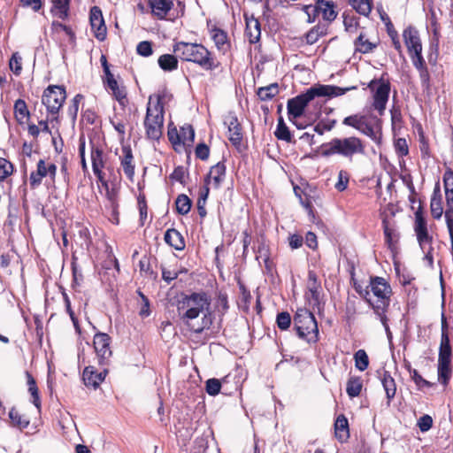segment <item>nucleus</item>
Returning <instances> with one entry per match:
<instances>
[{
    "mask_svg": "<svg viewBox=\"0 0 453 453\" xmlns=\"http://www.w3.org/2000/svg\"><path fill=\"white\" fill-rule=\"evenodd\" d=\"M177 311L180 319L195 333H202L212 325L211 299L204 292L182 296L177 302Z\"/></svg>",
    "mask_w": 453,
    "mask_h": 453,
    "instance_id": "obj_1",
    "label": "nucleus"
},
{
    "mask_svg": "<svg viewBox=\"0 0 453 453\" xmlns=\"http://www.w3.org/2000/svg\"><path fill=\"white\" fill-rule=\"evenodd\" d=\"M370 290L365 289L363 293L361 290L357 291L366 302L372 306L374 313L377 315L388 337L391 336V332L388 325V318L386 311L389 306L391 287L387 280L382 277L371 278L369 286Z\"/></svg>",
    "mask_w": 453,
    "mask_h": 453,
    "instance_id": "obj_2",
    "label": "nucleus"
},
{
    "mask_svg": "<svg viewBox=\"0 0 453 453\" xmlns=\"http://www.w3.org/2000/svg\"><path fill=\"white\" fill-rule=\"evenodd\" d=\"M351 88H340L334 85H317L310 88L305 93L296 96L288 101V119H300L304 114L306 106L316 96L335 97L344 95L347 91L354 89Z\"/></svg>",
    "mask_w": 453,
    "mask_h": 453,
    "instance_id": "obj_3",
    "label": "nucleus"
},
{
    "mask_svg": "<svg viewBox=\"0 0 453 453\" xmlns=\"http://www.w3.org/2000/svg\"><path fill=\"white\" fill-rule=\"evenodd\" d=\"M321 148L323 157L338 155L349 161H352L355 156L364 155L365 152L364 142L357 136L334 138L324 143Z\"/></svg>",
    "mask_w": 453,
    "mask_h": 453,
    "instance_id": "obj_4",
    "label": "nucleus"
},
{
    "mask_svg": "<svg viewBox=\"0 0 453 453\" xmlns=\"http://www.w3.org/2000/svg\"><path fill=\"white\" fill-rule=\"evenodd\" d=\"M173 52L183 61L194 62L206 70L215 68L210 51L202 44L179 42L173 46Z\"/></svg>",
    "mask_w": 453,
    "mask_h": 453,
    "instance_id": "obj_5",
    "label": "nucleus"
},
{
    "mask_svg": "<svg viewBox=\"0 0 453 453\" xmlns=\"http://www.w3.org/2000/svg\"><path fill=\"white\" fill-rule=\"evenodd\" d=\"M163 126L164 105L161 96H157L155 100L150 96L144 119L147 137L151 140H158L162 135Z\"/></svg>",
    "mask_w": 453,
    "mask_h": 453,
    "instance_id": "obj_6",
    "label": "nucleus"
},
{
    "mask_svg": "<svg viewBox=\"0 0 453 453\" xmlns=\"http://www.w3.org/2000/svg\"><path fill=\"white\" fill-rule=\"evenodd\" d=\"M294 326L297 335L307 342L318 340L319 328L316 319L309 310L301 308L294 317Z\"/></svg>",
    "mask_w": 453,
    "mask_h": 453,
    "instance_id": "obj_7",
    "label": "nucleus"
},
{
    "mask_svg": "<svg viewBox=\"0 0 453 453\" xmlns=\"http://www.w3.org/2000/svg\"><path fill=\"white\" fill-rule=\"evenodd\" d=\"M414 230L420 249L425 255L424 260L427 262L430 267H432L434 264V248L432 246L433 238L431 235H429L427 232L426 219H424L420 212H416L415 214Z\"/></svg>",
    "mask_w": 453,
    "mask_h": 453,
    "instance_id": "obj_8",
    "label": "nucleus"
},
{
    "mask_svg": "<svg viewBox=\"0 0 453 453\" xmlns=\"http://www.w3.org/2000/svg\"><path fill=\"white\" fill-rule=\"evenodd\" d=\"M372 93V107L381 116L384 114L390 93V83L383 78L373 79L368 83Z\"/></svg>",
    "mask_w": 453,
    "mask_h": 453,
    "instance_id": "obj_9",
    "label": "nucleus"
},
{
    "mask_svg": "<svg viewBox=\"0 0 453 453\" xmlns=\"http://www.w3.org/2000/svg\"><path fill=\"white\" fill-rule=\"evenodd\" d=\"M65 97V90L63 87L49 86L43 92L42 101L49 112L56 114L63 105Z\"/></svg>",
    "mask_w": 453,
    "mask_h": 453,
    "instance_id": "obj_10",
    "label": "nucleus"
},
{
    "mask_svg": "<svg viewBox=\"0 0 453 453\" xmlns=\"http://www.w3.org/2000/svg\"><path fill=\"white\" fill-rule=\"evenodd\" d=\"M335 6L332 1L318 0L316 5H305L304 12L308 15V22L311 23L315 20V17L318 14H321L323 19L326 21H333L337 16V12L334 10Z\"/></svg>",
    "mask_w": 453,
    "mask_h": 453,
    "instance_id": "obj_11",
    "label": "nucleus"
},
{
    "mask_svg": "<svg viewBox=\"0 0 453 453\" xmlns=\"http://www.w3.org/2000/svg\"><path fill=\"white\" fill-rule=\"evenodd\" d=\"M91 163L94 174L96 176L102 186H107V181L104 179L103 169L105 165V155L104 150L100 146L91 145Z\"/></svg>",
    "mask_w": 453,
    "mask_h": 453,
    "instance_id": "obj_12",
    "label": "nucleus"
},
{
    "mask_svg": "<svg viewBox=\"0 0 453 453\" xmlns=\"http://www.w3.org/2000/svg\"><path fill=\"white\" fill-rule=\"evenodd\" d=\"M110 342L111 337L105 333H97L94 336L93 344L100 363L109 359L111 356Z\"/></svg>",
    "mask_w": 453,
    "mask_h": 453,
    "instance_id": "obj_13",
    "label": "nucleus"
},
{
    "mask_svg": "<svg viewBox=\"0 0 453 453\" xmlns=\"http://www.w3.org/2000/svg\"><path fill=\"white\" fill-rule=\"evenodd\" d=\"M90 25L96 39L104 41L106 37V27L102 12L96 6H94L90 10Z\"/></svg>",
    "mask_w": 453,
    "mask_h": 453,
    "instance_id": "obj_14",
    "label": "nucleus"
},
{
    "mask_svg": "<svg viewBox=\"0 0 453 453\" xmlns=\"http://www.w3.org/2000/svg\"><path fill=\"white\" fill-rule=\"evenodd\" d=\"M451 347L449 343V337L448 334V324L446 319L442 315L441 319V339L439 349L438 361L450 362Z\"/></svg>",
    "mask_w": 453,
    "mask_h": 453,
    "instance_id": "obj_15",
    "label": "nucleus"
},
{
    "mask_svg": "<svg viewBox=\"0 0 453 453\" xmlns=\"http://www.w3.org/2000/svg\"><path fill=\"white\" fill-rule=\"evenodd\" d=\"M404 43L408 49L409 54L422 53V44L418 35V32L412 28L407 27L403 34Z\"/></svg>",
    "mask_w": 453,
    "mask_h": 453,
    "instance_id": "obj_16",
    "label": "nucleus"
},
{
    "mask_svg": "<svg viewBox=\"0 0 453 453\" xmlns=\"http://www.w3.org/2000/svg\"><path fill=\"white\" fill-rule=\"evenodd\" d=\"M226 177V165L219 162L211 167L209 173L204 179L206 184H211L214 188H219Z\"/></svg>",
    "mask_w": 453,
    "mask_h": 453,
    "instance_id": "obj_17",
    "label": "nucleus"
},
{
    "mask_svg": "<svg viewBox=\"0 0 453 453\" xmlns=\"http://www.w3.org/2000/svg\"><path fill=\"white\" fill-rule=\"evenodd\" d=\"M224 124L228 129V139L233 145L237 146L241 143L242 134L238 119L234 115H228L225 118Z\"/></svg>",
    "mask_w": 453,
    "mask_h": 453,
    "instance_id": "obj_18",
    "label": "nucleus"
},
{
    "mask_svg": "<svg viewBox=\"0 0 453 453\" xmlns=\"http://www.w3.org/2000/svg\"><path fill=\"white\" fill-rule=\"evenodd\" d=\"M148 4L151 13L158 19H165L173 7V0H148Z\"/></svg>",
    "mask_w": 453,
    "mask_h": 453,
    "instance_id": "obj_19",
    "label": "nucleus"
},
{
    "mask_svg": "<svg viewBox=\"0 0 453 453\" xmlns=\"http://www.w3.org/2000/svg\"><path fill=\"white\" fill-rule=\"evenodd\" d=\"M120 165L126 176L133 180L134 176V164L132 150L129 147L122 148V156L120 157Z\"/></svg>",
    "mask_w": 453,
    "mask_h": 453,
    "instance_id": "obj_20",
    "label": "nucleus"
},
{
    "mask_svg": "<svg viewBox=\"0 0 453 453\" xmlns=\"http://www.w3.org/2000/svg\"><path fill=\"white\" fill-rule=\"evenodd\" d=\"M246 29L245 35L250 43H256L259 41L261 35L260 23L257 19L253 16L245 15Z\"/></svg>",
    "mask_w": 453,
    "mask_h": 453,
    "instance_id": "obj_21",
    "label": "nucleus"
},
{
    "mask_svg": "<svg viewBox=\"0 0 453 453\" xmlns=\"http://www.w3.org/2000/svg\"><path fill=\"white\" fill-rule=\"evenodd\" d=\"M361 134L368 136L371 138L373 142L376 143H380L381 140V133H380V120H376V125L373 126L371 123L367 121V119L365 118L364 121L362 122L360 128L358 130Z\"/></svg>",
    "mask_w": 453,
    "mask_h": 453,
    "instance_id": "obj_22",
    "label": "nucleus"
},
{
    "mask_svg": "<svg viewBox=\"0 0 453 453\" xmlns=\"http://www.w3.org/2000/svg\"><path fill=\"white\" fill-rule=\"evenodd\" d=\"M104 372H97L94 367H86L83 371V381L87 387L96 388L104 380Z\"/></svg>",
    "mask_w": 453,
    "mask_h": 453,
    "instance_id": "obj_23",
    "label": "nucleus"
},
{
    "mask_svg": "<svg viewBox=\"0 0 453 453\" xmlns=\"http://www.w3.org/2000/svg\"><path fill=\"white\" fill-rule=\"evenodd\" d=\"M176 139L179 144L191 146L195 139V131L191 125H184L180 131L175 130Z\"/></svg>",
    "mask_w": 453,
    "mask_h": 453,
    "instance_id": "obj_24",
    "label": "nucleus"
},
{
    "mask_svg": "<svg viewBox=\"0 0 453 453\" xmlns=\"http://www.w3.org/2000/svg\"><path fill=\"white\" fill-rule=\"evenodd\" d=\"M165 241L176 250L185 248V242L181 234L174 228L168 229L165 234Z\"/></svg>",
    "mask_w": 453,
    "mask_h": 453,
    "instance_id": "obj_25",
    "label": "nucleus"
},
{
    "mask_svg": "<svg viewBox=\"0 0 453 453\" xmlns=\"http://www.w3.org/2000/svg\"><path fill=\"white\" fill-rule=\"evenodd\" d=\"M211 37L219 51L225 53L228 50L230 44L227 40V35L225 31L214 27L211 30Z\"/></svg>",
    "mask_w": 453,
    "mask_h": 453,
    "instance_id": "obj_26",
    "label": "nucleus"
},
{
    "mask_svg": "<svg viewBox=\"0 0 453 453\" xmlns=\"http://www.w3.org/2000/svg\"><path fill=\"white\" fill-rule=\"evenodd\" d=\"M380 380L386 393L388 403L389 404L396 393L395 381L388 371L383 372Z\"/></svg>",
    "mask_w": 453,
    "mask_h": 453,
    "instance_id": "obj_27",
    "label": "nucleus"
},
{
    "mask_svg": "<svg viewBox=\"0 0 453 453\" xmlns=\"http://www.w3.org/2000/svg\"><path fill=\"white\" fill-rule=\"evenodd\" d=\"M334 432L336 438L341 441H344L349 438V422L344 415L337 417L334 422Z\"/></svg>",
    "mask_w": 453,
    "mask_h": 453,
    "instance_id": "obj_28",
    "label": "nucleus"
},
{
    "mask_svg": "<svg viewBox=\"0 0 453 453\" xmlns=\"http://www.w3.org/2000/svg\"><path fill=\"white\" fill-rule=\"evenodd\" d=\"M327 27L326 25L319 24L313 27L304 35L307 44L312 45L319 41V39L326 35Z\"/></svg>",
    "mask_w": 453,
    "mask_h": 453,
    "instance_id": "obj_29",
    "label": "nucleus"
},
{
    "mask_svg": "<svg viewBox=\"0 0 453 453\" xmlns=\"http://www.w3.org/2000/svg\"><path fill=\"white\" fill-rule=\"evenodd\" d=\"M354 45L355 50L362 54L369 53L376 48V44L370 42L363 33H360L354 41Z\"/></svg>",
    "mask_w": 453,
    "mask_h": 453,
    "instance_id": "obj_30",
    "label": "nucleus"
},
{
    "mask_svg": "<svg viewBox=\"0 0 453 453\" xmlns=\"http://www.w3.org/2000/svg\"><path fill=\"white\" fill-rule=\"evenodd\" d=\"M47 176L46 165L43 159H40L37 163V170L31 173L29 182L31 187L35 188L42 183L43 177Z\"/></svg>",
    "mask_w": 453,
    "mask_h": 453,
    "instance_id": "obj_31",
    "label": "nucleus"
},
{
    "mask_svg": "<svg viewBox=\"0 0 453 453\" xmlns=\"http://www.w3.org/2000/svg\"><path fill=\"white\" fill-rule=\"evenodd\" d=\"M445 194L448 205V210L445 212V218L453 250V218L451 217V212L453 211V190Z\"/></svg>",
    "mask_w": 453,
    "mask_h": 453,
    "instance_id": "obj_32",
    "label": "nucleus"
},
{
    "mask_svg": "<svg viewBox=\"0 0 453 453\" xmlns=\"http://www.w3.org/2000/svg\"><path fill=\"white\" fill-rule=\"evenodd\" d=\"M106 84L119 103L124 104L127 96L125 88L119 86L114 77H111L110 80L106 81Z\"/></svg>",
    "mask_w": 453,
    "mask_h": 453,
    "instance_id": "obj_33",
    "label": "nucleus"
},
{
    "mask_svg": "<svg viewBox=\"0 0 453 453\" xmlns=\"http://www.w3.org/2000/svg\"><path fill=\"white\" fill-rule=\"evenodd\" d=\"M157 63L164 71L171 72L178 68L177 57L171 54L161 55L158 58Z\"/></svg>",
    "mask_w": 453,
    "mask_h": 453,
    "instance_id": "obj_34",
    "label": "nucleus"
},
{
    "mask_svg": "<svg viewBox=\"0 0 453 453\" xmlns=\"http://www.w3.org/2000/svg\"><path fill=\"white\" fill-rule=\"evenodd\" d=\"M342 18L345 31L350 35L357 33L359 27L358 18L347 12H343Z\"/></svg>",
    "mask_w": 453,
    "mask_h": 453,
    "instance_id": "obj_35",
    "label": "nucleus"
},
{
    "mask_svg": "<svg viewBox=\"0 0 453 453\" xmlns=\"http://www.w3.org/2000/svg\"><path fill=\"white\" fill-rule=\"evenodd\" d=\"M257 260L259 264H264L265 270L268 273H273L274 265L273 261L270 259L268 250L265 246H261L258 248L257 254Z\"/></svg>",
    "mask_w": 453,
    "mask_h": 453,
    "instance_id": "obj_36",
    "label": "nucleus"
},
{
    "mask_svg": "<svg viewBox=\"0 0 453 453\" xmlns=\"http://www.w3.org/2000/svg\"><path fill=\"white\" fill-rule=\"evenodd\" d=\"M362 380L358 377H351L347 382L346 392L351 398L358 396L362 390Z\"/></svg>",
    "mask_w": 453,
    "mask_h": 453,
    "instance_id": "obj_37",
    "label": "nucleus"
},
{
    "mask_svg": "<svg viewBox=\"0 0 453 453\" xmlns=\"http://www.w3.org/2000/svg\"><path fill=\"white\" fill-rule=\"evenodd\" d=\"M451 376L450 362L438 361V380L447 385Z\"/></svg>",
    "mask_w": 453,
    "mask_h": 453,
    "instance_id": "obj_38",
    "label": "nucleus"
},
{
    "mask_svg": "<svg viewBox=\"0 0 453 453\" xmlns=\"http://www.w3.org/2000/svg\"><path fill=\"white\" fill-rule=\"evenodd\" d=\"M27 378L28 391L30 392L31 396H32V403L37 408L38 411H40L41 400H40L38 388L36 386L35 380H34L32 375L28 372H27Z\"/></svg>",
    "mask_w": 453,
    "mask_h": 453,
    "instance_id": "obj_39",
    "label": "nucleus"
},
{
    "mask_svg": "<svg viewBox=\"0 0 453 453\" xmlns=\"http://www.w3.org/2000/svg\"><path fill=\"white\" fill-rule=\"evenodd\" d=\"M354 361H355V366L356 368L360 371L364 372L368 368L369 365V357L365 350L364 349H358L354 354Z\"/></svg>",
    "mask_w": 453,
    "mask_h": 453,
    "instance_id": "obj_40",
    "label": "nucleus"
},
{
    "mask_svg": "<svg viewBox=\"0 0 453 453\" xmlns=\"http://www.w3.org/2000/svg\"><path fill=\"white\" fill-rule=\"evenodd\" d=\"M9 418L12 424L19 429H24L29 425V419L19 414L15 408H12L9 411Z\"/></svg>",
    "mask_w": 453,
    "mask_h": 453,
    "instance_id": "obj_41",
    "label": "nucleus"
},
{
    "mask_svg": "<svg viewBox=\"0 0 453 453\" xmlns=\"http://www.w3.org/2000/svg\"><path fill=\"white\" fill-rule=\"evenodd\" d=\"M350 5L359 14L368 16L372 11V3L370 0H349Z\"/></svg>",
    "mask_w": 453,
    "mask_h": 453,
    "instance_id": "obj_42",
    "label": "nucleus"
},
{
    "mask_svg": "<svg viewBox=\"0 0 453 453\" xmlns=\"http://www.w3.org/2000/svg\"><path fill=\"white\" fill-rule=\"evenodd\" d=\"M279 93L278 85L276 83L257 89V96L262 101L272 99Z\"/></svg>",
    "mask_w": 453,
    "mask_h": 453,
    "instance_id": "obj_43",
    "label": "nucleus"
},
{
    "mask_svg": "<svg viewBox=\"0 0 453 453\" xmlns=\"http://www.w3.org/2000/svg\"><path fill=\"white\" fill-rule=\"evenodd\" d=\"M383 229H384V234H385V240L388 246L390 248H393L395 243L398 240V234L395 232V230L390 226L388 220L384 219L383 222Z\"/></svg>",
    "mask_w": 453,
    "mask_h": 453,
    "instance_id": "obj_44",
    "label": "nucleus"
},
{
    "mask_svg": "<svg viewBox=\"0 0 453 453\" xmlns=\"http://www.w3.org/2000/svg\"><path fill=\"white\" fill-rule=\"evenodd\" d=\"M274 134L279 140H282V141H286V142L291 141V138H292L291 134L288 130V127L284 123V120L282 118L279 119L277 128L274 132Z\"/></svg>",
    "mask_w": 453,
    "mask_h": 453,
    "instance_id": "obj_45",
    "label": "nucleus"
},
{
    "mask_svg": "<svg viewBox=\"0 0 453 453\" xmlns=\"http://www.w3.org/2000/svg\"><path fill=\"white\" fill-rule=\"evenodd\" d=\"M53 7L59 19H65L68 16L70 0H52Z\"/></svg>",
    "mask_w": 453,
    "mask_h": 453,
    "instance_id": "obj_46",
    "label": "nucleus"
},
{
    "mask_svg": "<svg viewBox=\"0 0 453 453\" xmlns=\"http://www.w3.org/2000/svg\"><path fill=\"white\" fill-rule=\"evenodd\" d=\"M431 213L434 219H440L443 212L442 203L441 196H437V193L434 190V196L431 199Z\"/></svg>",
    "mask_w": 453,
    "mask_h": 453,
    "instance_id": "obj_47",
    "label": "nucleus"
},
{
    "mask_svg": "<svg viewBox=\"0 0 453 453\" xmlns=\"http://www.w3.org/2000/svg\"><path fill=\"white\" fill-rule=\"evenodd\" d=\"M176 210L181 214H187L191 208V200L186 195H180L175 201Z\"/></svg>",
    "mask_w": 453,
    "mask_h": 453,
    "instance_id": "obj_48",
    "label": "nucleus"
},
{
    "mask_svg": "<svg viewBox=\"0 0 453 453\" xmlns=\"http://www.w3.org/2000/svg\"><path fill=\"white\" fill-rule=\"evenodd\" d=\"M14 111L16 119L19 121H22L25 118L29 116V111L27 110V104L25 101L19 99L15 102Z\"/></svg>",
    "mask_w": 453,
    "mask_h": 453,
    "instance_id": "obj_49",
    "label": "nucleus"
},
{
    "mask_svg": "<svg viewBox=\"0 0 453 453\" xmlns=\"http://www.w3.org/2000/svg\"><path fill=\"white\" fill-rule=\"evenodd\" d=\"M365 119V116L364 115L354 114L344 118L342 120V124L358 130Z\"/></svg>",
    "mask_w": 453,
    "mask_h": 453,
    "instance_id": "obj_50",
    "label": "nucleus"
},
{
    "mask_svg": "<svg viewBox=\"0 0 453 453\" xmlns=\"http://www.w3.org/2000/svg\"><path fill=\"white\" fill-rule=\"evenodd\" d=\"M9 66L10 69L14 73V74H20L22 70V58L18 52L12 54L9 61Z\"/></svg>",
    "mask_w": 453,
    "mask_h": 453,
    "instance_id": "obj_51",
    "label": "nucleus"
},
{
    "mask_svg": "<svg viewBox=\"0 0 453 453\" xmlns=\"http://www.w3.org/2000/svg\"><path fill=\"white\" fill-rule=\"evenodd\" d=\"M277 326L281 330H286L291 324L290 314L287 311L280 312L277 315L276 319Z\"/></svg>",
    "mask_w": 453,
    "mask_h": 453,
    "instance_id": "obj_52",
    "label": "nucleus"
},
{
    "mask_svg": "<svg viewBox=\"0 0 453 453\" xmlns=\"http://www.w3.org/2000/svg\"><path fill=\"white\" fill-rule=\"evenodd\" d=\"M221 383L218 379H209L206 381V392L210 395H216L219 393Z\"/></svg>",
    "mask_w": 453,
    "mask_h": 453,
    "instance_id": "obj_53",
    "label": "nucleus"
},
{
    "mask_svg": "<svg viewBox=\"0 0 453 453\" xmlns=\"http://www.w3.org/2000/svg\"><path fill=\"white\" fill-rule=\"evenodd\" d=\"M349 176L347 172L341 170L338 173V181L335 183V188L338 191H343L347 188Z\"/></svg>",
    "mask_w": 453,
    "mask_h": 453,
    "instance_id": "obj_54",
    "label": "nucleus"
},
{
    "mask_svg": "<svg viewBox=\"0 0 453 453\" xmlns=\"http://www.w3.org/2000/svg\"><path fill=\"white\" fill-rule=\"evenodd\" d=\"M12 173V164L6 159L0 157V181L6 179Z\"/></svg>",
    "mask_w": 453,
    "mask_h": 453,
    "instance_id": "obj_55",
    "label": "nucleus"
},
{
    "mask_svg": "<svg viewBox=\"0 0 453 453\" xmlns=\"http://www.w3.org/2000/svg\"><path fill=\"white\" fill-rule=\"evenodd\" d=\"M409 372L411 379L418 388L430 387L431 383L426 380L423 379L422 376L415 369L409 368Z\"/></svg>",
    "mask_w": 453,
    "mask_h": 453,
    "instance_id": "obj_56",
    "label": "nucleus"
},
{
    "mask_svg": "<svg viewBox=\"0 0 453 453\" xmlns=\"http://www.w3.org/2000/svg\"><path fill=\"white\" fill-rule=\"evenodd\" d=\"M137 53L142 57H149L152 54L151 42L148 41H142L138 43L136 48Z\"/></svg>",
    "mask_w": 453,
    "mask_h": 453,
    "instance_id": "obj_57",
    "label": "nucleus"
},
{
    "mask_svg": "<svg viewBox=\"0 0 453 453\" xmlns=\"http://www.w3.org/2000/svg\"><path fill=\"white\" fill-rule=\"evenodd\" d=\"M138 294L142 299V307L139 311V315L142 318H146L150 314V302L149 299L141 291H139Z\"/></svg>",
    "mask_w": 453,
    "mask_h": 453,
    "instance_id": "obj_58",
    "label": "nucleus"
},
{
    "mask_svg": "<svg viewBox=\"0 0 453 453\" xmlns=\"http://www.w3.org/2000/svg\"><path fill=\"white\" fill-rule=\"evenodd\" d=\"M433 425V419L429 415H423L418 421V426L421 432L428 431Z\"/></svg>",
    "mask_w": 453,
    "mask_h": 453,
    "instance_id": "obj_59",
    "label": "nucleus"
},
{
    "mask_svg": "<svg viewBox=\"0 0 453 453\" xmlns=\"http://www.w3.org/2000/svg\"><path fill=\"white\" fill-rule=\"evenodd\" d=\"M195 153L196 157L206 160L209 157L210 149L206 144L199 143L196 148Z\"/></svg>",
    "mask_w": 453,
    "mask_h": 453,
    "instance_id": "obj_60",
    "label": "nucleus"
},
{
    "mask_svg": "<svg viewBox=\"0 0 453 453\" xmlns=\"http://www.w3.org/2000/svg\"><path fill=\"white\" fill-rule=\"evenodd\" d=\"M138 207L140 211V221L141 224L143 225L144 220L147 219L148 216V207L144 197L140 196L138 198Z\"/></svg>",
    "mask_w": 453,
    "mask_h": 453,
    "instance_id": "obj_61",
    "label": "nucleus"
},
{
    "mask_svg": "<svg viewBox=\"0 0 453 453\" xmlns=\"http://www.w3.org/2000/svg\"><path fill=\"white\" fill-rule=\"evenodd\" d=\"M395 148L400 156H406L409 152L405 139L399 138L395 142Z\"/></svg>",
    "mask_w": 453,
    "mask_h": 453,
    "instance_id": "obj_62",
    "label": "nucleus"
},
{
    "mask_svg": "<svg viewBox=\"0 0 453 453\" xmlns=\"http://www.w3.org/2000/svg\"><path fill=\"white\" fill-rule=\"evenodd\" d=\"M410 57L411 58L413 65L416 67L417 70L422 69L426 67V62L422 57V53L418 54H410Z\"/></svg>",
    "mask_w": 453,
    "mask_h": 453,
    "instance_id": "obj_63",
    "label": "nucleus"
},
{
    "mask_svg": "<svg viewBox=\"0 0 453 453\" xmlns=\"http://www.w3.org/2000/svg\"><path fill=\"white\" fill-rule=\"evenodd\" d=\"M418 71L419 73V78L422 86L426 88H428L430 86V74L426 66L422 69H418Z\"/></svg>",
    "mask_w": 453,
    "mask_h": 453,
    "instance_id": "obj_64",
    "label": "nucleus"
}]
</instances>
